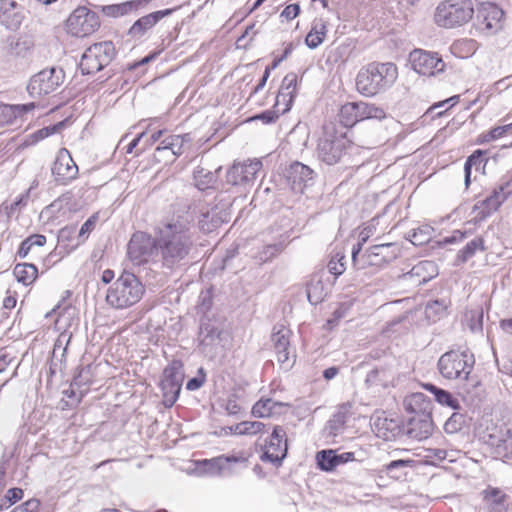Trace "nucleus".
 Returning <instances> with one entry per match:
<instances>
[{"label":"nucleus","mask_w":512,"mask_h":512,"mask_svg":"<svg viewBox=\"0 0 512 512\" xmlns=\"http://www.w3.org/2000/svg\"><path fill=\"white\" fill-rule=\"evenodd\" d=\"M413 463H414V460H410V459H408V460H404V459L393 460L389 464H387L385 466V468H386L387 474L390 477H392L394 479H399L405 475V473H403L402 470L406 467H412Z\"/></svg>","instance_id":"nucleus-50"},{"label":"nucleus","mask_w":512,"mask_h":512,"mask_svg":"<svg viewBox=\"0 0 512 512\" xmlns=\"http://www.w3.org/2000/svg\"><path fill=\"white\" fill-rule=\"evenodd\" d=\"M376 434L386 441L395 439L401 433L399 422L394 419L378 418L375 421Z\"/></svg>","instance_id":"nucleus-33"},{"label":"nucleus","mask_w":512,"mask_h":512,"mask_svg":"<svg viewBox=\"0 0 512 512\" xmlns=\"http://www.w3.org/2000/svg\"><path fill=\"white\" fill-rule=\"evenodd\" d=\"M467 417L459 412H454L444 424V430L448 434L460 431L466 425Z\"/></svg>","instance_id":"nucleus-51"},{"label":"nucleus","mask_w":512,"mask_h":512,"mask_svg":"<svg viewBox=\"0 0 512 512\" xmlns=\"http://www.w3.org/2000/svg\"><path fill=\"white\" fill-rule=\"evenodd\" d=\"M18 116L14 105L1 104L0 105V126L12 125L17 122Z\"/></svg>","instance_id":"nucleus-54"},{"label":"nucleus","mask_w":512,"mask_h":512,"mask_svg":"<svg viewBox=\"0 0 512 512\" xmlns=\"http://www.w3.org/2000/svg\"><path fill=\"white\" fill-rule=\"evenodd\" d=\"M336 459L334 450H321L316 454L317 465L322 471H333L337 467Z\"/></svg>","instance_id":"nucleus-47"},{"label":"nucleus","mask_w":512,"mask_h":512,"mask_svg":"<svg viewBox=\"0 0 512 512\" xmlns=\"http://www.w3.org/2000/svg\"><path fill=\"white\" fill-rule=\"evenodd\" d=\"M475 364L474 355L468 351L451 350L438 360L437 366L440 374L449 380H467Z\"/></svg>","instance_id":"nucleus-6"},{"label":"nucleus","mask_w":512,"mask_h":512,"mask_svg":"<svg viewBox=\"0 0 512 512\" xmlns=\"http://www.w3.org/2000/svg\"><path fill=\"white\" fill-rule=\"evenodd\" d=\"M326 33V22L323 19H315L310 32L306 36V45L311 49L317 48L323 42Z\"/></svg>","instance_id":"nucleus-37"},{"label":"nucleus","mask_w":512,"mask_h":512,"mask_svg":"<svg viewBox=\"0 0 512 512\" xmlns=\"http://www.w3.org/2000/svg\"><path fill=\"white\" fill-rule=\"evenodd\" d=\"M200 301L197 306L198 311L203 314V316H208L207 312L212 307V297L209 292L201 293L199 297Z\"/></svg>","instance_id":"nucleus-64"},{"label":"nucleus","mask_w":512,"mask_h":512,"mask_svg":"<svg viewBox=\"0 0 512 512\" xmlns=\"http://www.w3.org/2000/svg\"><path fill=\"white\" fill-rule=\"evenodd\" d=\"M262 161L260 159H248L243 162H234L227 170L226 181L233 186H249L253 185L257 174L262 169Z\"/></svg>","instance_id":"nucleus-11"},{"label":"nucleus","mask_w":512,"mask_h":512,"mask_svg":"<svg viewBox=\"0 0 512 512\" xmlns=\"http://www.w3.org/2000/svg\"><path fill=\"white\" fill-rule=\"evenodd\" d=\"M284 177L294 192L303 193L305 188L313 185L315 172L309 166L295 161L285 169Z\"/></svg>","instance_id":"nucleus-18"},{"label":"nucleus","mask_w":512,"mask_h":512,"mask_svg":"<svg viewBox=\"0 0 512 512\" xmlns=\"http://www.w3.org/2000/svg\"><path fill=\"white\" fill-rule=\"evenodd\" d=\"M465 320L469 329L473 332H482L483 330V309L477 307L466 312Z\"/></svg>","instance_id":"nucleus-49"},{"label":"nucleus","mask_w":512,"mask_h":512,"mask_svg":"<svg viewBox=\"0 0 512 512\" xmlns=\"http://www.w3.org/2000/svg\"><path fill=\"white\" fill-rule=\"evenodd\" d=\"M116 55L115 47L111 41L99 42L91 45L82 55V61H94L97 64H110Z\"/></svg>","instance_id":"nucleus-27"},{"label":"nucleus","mask_w":512,"mask_h":512,"mask_svg":"<svg viewBox=\"0 0 512 512\" xmlns=\"http://www.w3.org/2000/svg\"><path fill=\"white\" fill-rule=\"evenodd\" d=\"M99 27L98 14L85 6L77 7L65 21V31L73 37L84 38L90 36Z\"/></svg>","instance_id":"nucleus-7"},{"label":"nucleus","mask_w":512,"mask_h":512,"mask_svg":"<svg viewBox=\"0 0 512 512\" xmlns=\"http://www.w3.org/2000/svg\"><path fill=\"white\" fill-rule=\"evenodd\" d=\"M72 334L67 332H62L57 340L55 341L54 348H53V356L56 355L58 350H62L61 356H64L65 352L67 351V347L71 341Z\"/></svg>","instance_id":"nucleus-61"},{"label":"nucleus","mask_w":512,"mask_h":512,"mask_svg":"<svg viewBox=\"0 0 512 512\" xmlns=\"http://www.w3.org/2000/svg\"><path fill=\"white\" fill-rule=\"evenodd\" d=\"M145 293V286L133 273L123 271L108 288L106 302L115 309H126L138 303Z\"/></svg>","instance_id":"nucleus-2"},{"label":"nucleus","mask_w":512,"mask_h":512,"mask_svg":"<svg viewBox=\"0 0 512 512\" xmlns=\"http://www.w3.org/2000/svg\"><path fill=\"white\" fill-rule=\"evenodd\" d=\"M483 439L487 445L494 449L498 457L512 460V428L493 427L487 429Z\"/></svg>","instance_id":"nucleus-17"},{"label":"nucleus","mask_w":512,"mask_h":512,"mask_svg":"<svg viewBox=\"0 0 512 512\" xmlns=\"http://www.w3.org/2000/svg\"><path fill=\"white\" fill-rule=\"evenodd\" d=\"M221 334V323L209 316H203L198 334L199 348L205 353L211 352L213 348L220 345Z\"/></svg>","instance_id":"nucleus-20"},{"label":"nucleus","mask_w":512,"mask_h":512,"mask_svg":"<svg viewBox=\"0 0 512 512\" xmlns=\"http://www.w3.org/2000/svg\"><path fill=\"white\" fill-rule=\"evenodd\" d=\"M154 250L156 251V234L152 237L142 231L135 232L127 246L128 257L136 264L147 262Z\"/></svg>","instance_id":"nucleus-14"},{"label":"nucleus","mask_w":512,"mask_h":512,"mask_svg":"<svg viewBox=\"0 0 512 512\" xmlns=\"http://www.w3.org/2000/svg\"><path fill=\"white\" fill-rule=\"evenodd\" d=\"M296 86H297V75L295 73L287 74L282 81L279 93L276 97V104H275V106L278 105L279 99L281 97L284 99L286 97H289V101H288L289 103L287 104V107L283 110V112L289 109V104L292 102V99L296 94Z\"/></svg>","instance_id":"nucleus-40"},{"label":"nucleus","mask_w":512,"mask_h":512,"mask_svg":"<svg viewBox=\"0 0 512 512\" xmlns=\"http://www.w3.org/2000/svg\"><path fill=\"white\" fill-rule=\"evenodd\" d=\"M357 120L358 122L376 119L382 120L386 118V112L383 108L376 106L375 104H369L363 101L354 102Z\"/></svg>","instance_id":"nucleus-36"},{"label":"nucleus","mask_w":512,"mask_h":512,"mask_svg":"<svg viewBox=\"0 0 512 512\" xmlns=\"http://www.w3.org/2000/svg\"><path fill=\"white\" fill-rule=\"evenodd\" d=\"M503 202V197L499 198L492 192L488 197L474 204L472 209L473 219L476 222L486 220L499 209Z\"/></svg>","instance_id":"nucleus-30"},{"label":"nucleus","mask_w":512,"mask_h":512,"mask_svg":"<svg viewBox=\"0 0 512 512\" xmlns=\"http://www.w3.org/2000/svg\"><path fill=\"white\" fill-rule=\"evenodd\" d=\"M249 456L244 452L232 455H221L204 460L206 472L214 476H231L240 469L248 467Z\"/></svg>","instance_id":"nucleus-10"},{"label":"nucleus","mask_w":512,"mask_h":512,"mask_svg":"<svg viewBox=\"0 0 512 512\" xmlns=\"http://www.w3.org/2000/svg\"><path fill=\"white\" fill-rule=\"evenodd\" d=\"M397 66H367L356 78L357 90L365 96H373L397 78Z\"/></svg>","instance_id":"nucleus-5"},{"label":"nucleus","mask_w":512,"mask_h":512,"mask_svg":"<svg viewBox=\"0 0 512 512\" xmlns=\"http://www.w3.org/2000/svg\"><path fill=\"white\" fill-rule=\"evenodd\" d=\"M474 13L472 0H445L437 6L434 21L440 27L451 29L468 23Z\"/></svg>","instance_id":"nucleus-4"},{"label":"nucleus","mask_w":512,"mask_h":512,"mask_svg":"<svg viewBox=\"0 0 512 512\" xmlns=\"http://www.w3.org/2000/svg\"><path fill=\"white\" fill-rule=\"evenodd\" d=\"M397 370L393 363L380 365L368 372L365 383L373 388H388L395 385Z\"/></svg>","instance_id":"nucleus-23"},{"label":"nucleus","mask_w":512,"mask_h":512,"mask_svg":"<svg viewBox=\"0 0 512 512\" xmlns=\"http://www.w3.org/2000/svg\"><path fill=\"white\" fill-rule=\"evenodd\" d=\"M183 380V363L180 360L174 359L164 369L163 377L160 382L163 404L165 407L169 408L175 404L179 397Z\"/></svg>","instance_id":"nucleus-9"},{"label":"nucleus","mask_w":512,"mask_h":512,"mask_svg":"<svg viewBox=\"0 0 512 512\" xmlns=\"http://www.w3.org/2000/svg\"><path fill=\"white\" fill-rule=\"evenodd\" d=\"M403 406L410 416L432 415V402L421 392L406 396L403 400Z\"/></svg>","instance_id":"nucleus-28"},{"label":"nucleus","mask_w":512,"mask_h":512,"mask_svg":"<svg viewBox=\"0 0 512 512\" xmlns=\"http://www.w3.org/2000/svg\"><path fill=\"white\" fill-rule=\"evenodd\" d=\"M90 366L81 367L78 369V373L73 378V385L83 386L88 385L90 382Z\"/></svg>","instance_id":"nucleus-63"},{"label":"nucleus","mask_w":512,"mask_h":512,"mask_svg":"<svg viewBox=\"0 0 512 512\" xmlns=\"http://www.w3.org/2000/svg\"><path fill=\"white\" fill-rule=\"evenodd\" d=\"M26 18L25 8L14 0H0V25L17 31Z\"/></svg>","instance_id":"nucleus-21"},{"label":"nucleus","mask_w":512,"mask_h":512,"mask_svg":"<svg viewBox=\"0 0 512 512\" xmlns=\"http://www.w3.org/2000/svg\"><path fill=\"white\" fill-rule=\"evenodd\" d=\"M484 501H490L493 509L504 506L508 499V495L505 494L500 488L488 486L481 492Z\"/></svg>","instance_id":"nucleus-46"},{"label":"nucleus","mask_w":512,"mask_h":512,"mask_svg":"<svg viewBox=\"0 0 512 512\" xmlns=\"http://www.w3.org/2000/svg\"><path fill=\"white\" fill-rule=\"evenodd\" d=\"M511 127L512 124L492 128L488 133L481 135L482 142H490L501 138Z\"/></svg>","instance_id":"nucleus-59"},{"label":"nucleus","mask_w":512,"mask_h":512,"mask_svg":"<svg viewBox=\"0 0 512 512\" xmlns=\"http://www.w3.org/2000/svg\"><path fill=\"white\" fill-rule=\"evenodd\" d=\"M486 248L484 246V239L482 236H477L471 241H469L457 254L456 262L457 263H465L470 258H472L476 251H484Z\"/></svg>","instance_id":"nucleus-42"},{"label":"nucleus","mask_w":512,"mask_h":512,"mask_svg":"<svg viewBox=\"0 0 512 512\" xmlns=\"http://www.w3.org/2000/svg\"><path fill=\"white\" fill-rule=\"evenodd\" d=\"M408 62L409 64H440L443 63V59L437 52L414 49L409 54Z\"/></svg>","instance_id":"nucleus-41"},{"label":"nucleus","mask_w":512,"mask_h":512,"mask_svg":"<svg viewBox=\"0 0 512 512\" xmlns=\"http://www.w3.org/2000/svg\"><path fill=\"white\" fill-rule=\"evenodd\" d=\"M307 299L312 305L321 303L328 294L323 273H314L306 285Z\"/></svg>","instance_id":"nucleus-32"},{"label":"nucleus","mask_w":512,"mask_h":512,"mask_svg":"<svg viewBox=\"0 0 512 512\" xmlns=\"http://www.w3.org/2000/svg\"><path fill=\"white\" fill-rule=\"evenodd\" d=\"M446 308L447 307L443 301L434 300L427 303L425 313L428 318H440L444 315Z\"/></svg>","instance_id":"nucleus-57"},{"label":"nucleus","mask_w":512,"mask_h":512,"mask_svg":"<svg viewBox=\"0 0 512 512\" xmlns=\"http://www.w3.org/2000/svg\"><path fill=\"white\" fill-rule=\"evenodd\" d=\"M350 147V141L343 131H339L332 122L323 126V134L319 139L318 157L328 165L338 163Z\"/></svg>","instance_id":"nucleus-3"},{"label":"nucleus","mask_w":512,"mask_h":512,"mask_svg":"<svg viewBox=\"0 0 512 512\" xmlns=\"http://www.w3.org/2000/svg\"><path fill=\"white\" fill-rule=\"evenodd\" d=\"M423 387L434 395L435 401L439 404L455 410L459 408V401L449 391L439 388L431 383H426Z\"/></svg>","instance_id":"nucleus-39"},{"label":"nucleus","mask_w":512,"mask_h":512,"mask_svg":"<svg viewBox=\"0 0 512 512\" xmlns=\"http://www.w3.org/2000/svg\"><path fill=\"white\" fill-rule=\"evenodd\" d=\"M504 11L491 2L480 3L476 9L475 25L487 34H495L503 27Z\"/></svg>","instance_id":"nucleus-12"},{"label":"nucleus","mask_w":512,"mask_h":512,"mask_svg":"<svg viewBox=\"0 0 512 512\" xmlns=\"http://www.w3.org/2000/svg\"><path fill=\"white\" fill-rule=\"evenodd\" d=\"M173 9H165L142 16L134 22L128 30V35L133 39H140L148 30L154 27L161 19L170 15Z\"/></svg>","instance_id":"nucleus-26"},{"label":"nucleus","mask_w":512,"mask_h":512,"mask_svg":"<svg viewBox=\"0 0 512 512\" xmlns=\"http://www.w3.org/2000/svg\"><path fill=\"white\" fill-rule=\"evenodd\" d=\"M40 508V501L32 498L15 507L11 512H38Z\"/></svg>","instance_id":"nucleus-62"},{"label":"nucleus","mask_w":512,"mask_h":512,"mask_svg":"<svg viewBox=\"0 0 512 512\" xmlns=\"http://www.w3.org/2000/svg\"><path fill=\"white\" fill-rule=\"evenodd\" d=\"M266 425L260 421H244L236 426L238 434H257L264 431Z\"/></svg>","instance_id":"nucleus-55"},{"label":"nucleus","mask_w":512,"mask_h":512,"mask_svg":"<svg viewBox=\"0 0 512 512\" xmlns=\"http://www.w3.org/2000/svg\"><path fill=\"white\" fill-rule=\"evenodd\" d=\"M280 112L276 110H265L259 114H256L247 119L248 122L261 120L265 124H271L276 122L279 118Z\"/></svg>","instance_id":"nucleus-58"},{"label":"nucleus","mask_w":512,"mask_h":512,"mask_svg":"<svg viewBox=\"0 0 512 512\" xmlns=\"http://www.w3.org/2000/svg\"><path fill=\"white\" fill-rule=\"evenodd\" d=\"M54 181L59 185H68L78 176V166L66 148H61L51 167Z\"/></svg>","instance_id":"nucleus-16"},{"label":"nucleus","mask_w":512,"mask_h":512,"mask_svg":"<svg viewBox=\"0 0 512 512\" xmlns=\"http://www.w3.org/2000/svg\"><path fill=\"white\" fill-rule=\"evenodd\" d=\"M220 170L221 167L216 171H210L198 166L193 172L196 187L202 191L215 188Z\"/></svg>","instance_id":"nucleus-35"},{"label":"nucleus","mask_w":512,"mask_h":512,"mask_svg":"<svg viewBox=\"0 0 512 512\" xmlns=\"http://www.w3.org/2000/svg\"><path fill=\"white\" fill-rule=\"evenodd\" d=\"M434 429L432 415L409 416L407 419L406 434L416 440L428 438Z\"/></svg>","instance_id":"nucleus-25"},{"label":"nucleus","mask_w":512,"mask_h":512,"mask_svg":"<svg viewBox=\"0 0 512 512\" xmlns=\"http://www.w3.org/2000/svg\"><path fill=\"white\" fill-rule=\"evenodd\" d=\"M492 192L499 196V198L503 197V201H505L512 194V179L503 178L501 183Z\"/></svg>","instance_id":"nucleus-60"},{"label":"nucleus","mask_w":512,"mask_h":512,"mask_svg":"<svg viewBox=\"0 0 512 512\" xmlns=\"http://www.w3.org/2000/svg\"><path fill=\"white\" fill-rule=\"evenodd\" d=\"M188 136V134L183 136L170 135L160 142L159 146L156 148V151L160 152L163 150H171L172 155L179 156L183 153V144Z\"/></svg>","instance_id":"nucleus-43"},{"label":"nucleus","mask_w":512,"mask_h":512,"mask_svg":"<svg viewBox=\"0 0 512 512\" xmlns=\"http://www.w3.org/2000/svg\"><path fill=\"white\" fill-rule=\"evenodd\" d=\"M151 1L152 0H130L119 4L103 5L97 7L105 16L118 18L144 8Z\"/></svg>","instance_id":"nucleus-29"},{"label":"nucleus","mask_w":512,"mask_h":512,"mask_svg":"<svg viewBox=\"0 0 512 512\" xmlns=\"http://www.w3.org/2000/svg\"><path fill=\"white\" fill-rule=\"evenodd\" d=\"M287 451L288 444L285 429L282 426H274L269 440L266 441L261 460L271 462L278 467L286 457Z\"/></svg>","instance_id":"nucleus-13"},{"label":"nucleus","mask_w":512,"mask_h":512,"mask_svg":"<svg viewBox=\"0 0 512 512\" xmlns=\"http://www.w3.org/2000/svg\"><path fill=\"white\" fill-rule=\"evenodd\" d=\"M46 244V237L41 234H34L23 240L17 251L20 258H25L33 246H44Z\"/></svg>","instance_id":"nucleus-48"},{"label":"nucleus","mask_w":512,"mask_h":512,"mask_svg":"<svg viewBox=\"0 0 512 512\" xmlns=\"http://www.w3.org/2000/svg\"><path fill=\"white\" fill-rule=\"evenodd\" d=\"M432 232V227L428 225L418 227L417 229H413L410 234V241L414 245L419 246L428 243L432 237Z\"/></svg>","instance_id":"nucleus-52"},{"label":"nucleus","mask_w":512,"mask_h":512,"mask_svg":"<svg viewBox=\"0 0 512 512\" xmlns=\"http://www.w3.org/2000/svg\"><path fill=\"white\" fill-rule=\"evenodd\" d=\"M486 151H483L481 149L475 150L467 159L464 164V174H465V187L466 189L471 184V174L472 169L475 170V172H478L482 175L485 174V168L488 162V158L485 157Z\"/></svg>","instance_id":"nucleus-31"},{"label":"nucleus","mask_w":512,"mask_h":512,"mask_svg":"<svg viewBox=\"0 0 512 512\" xmlns=\"http://www.w3.org/2000/svg\"><path fill=\"white\" fill-rule=\"evenodd\" d=\"M437 275V265L433 261L423 260L414 265L410 271L403 273L399 279L411 281L414 285L426 284Z\"/></svg>","instance_id":"nucleus-24"},{"label":"nucleus","mask_w":512,"mask_h":512,"mask_svg":"<svg viewBox=\"0 0 512 512\" xmlns=\"http://www.w3.org/2000/svg\"><path fill=\"white\" fill-rule=\"evenodd\" d=\"M13 274L18 282L28 286L37 279L38 269L31 263H18L13 269Z\"/></svg>","instance_id":"nucleus-38"},{"label":"nucleus","mask_w":512,"mask_h":512,"mask_svg":"<svg viewBox=\"0 0 512 512\" xmlns=\"http://www.w3.org/2000/svg\"><path fill=\"white\" fill-rule=\"evenodd\" d=\"M285 247L286 244L282 241L266 244L259 248L252 258L257 265H263L281 254Z\"/></svg>","instance_id":"nucleus-34"},{"label":"nucleus","mask_w":512,"mask_h":512,"mask_svg":"<svg viewBox=\"0 0 512 512\" xmlns=\"http://www.w3.org/2000/svg\"><path fill=\"white\" fill-rule=\"evenodd\" d=\"M195 213V209L185 210L156 226V254L164 270H181L191 262Z\"/></svg>","instance_id":"nucleus-1"},{"label":"nucleus","mask_w":512,"mask_h":512,"mask_svg":"<svg viewBox=\"0 0 512 512\" xmlns=\"http://www.w3.org/2000/svg\"><path fill=\"white\" fill-rule=\"evenodd\" d=\"M328 271L330 274L334 275L335 279L342 275L346 270L345 265V256L336 254L335 257H332L327 265Z\"/></svg>","instance_id":"nucleus-56"},{"label":"nucleus","mask_w":512,"mask_h":512,"mask_svg":"<svg viewBox=\"0 0 512 512\" xmlns=\"http://www.w3.org/2000/svg\"><path fill=\"white\" fill-rule=\"evenodd\" d=\"M399 248L395 243H381L369 247L361 256L359 269L366 266L383 267L394 261L399 255Z\"/></svg>","instance_id":"nucleus-15"},{"label":"nucleus","mask_w":512,"mask_h":512,"mask_svg":"<svg viewBox=\"0 0 512 512\" xmlns=\"http://www.w3.org/2000/svg\"><path fill=\"white\" fill-rule=\"evenodd\" d=\"M346 420V412L337 411L327 422V429L329 430V434L337 435L344 428Z\"/></svg>","instance_id":"nucleus-53"},{"label":"nucleus","mask_w":512,"mask_h":512,"mask_svg":"<svg viewBox=\"0 0 512 512\" xmlns=\"http://www.w3.org/2000/svg\"><path fill=\"white\" fill-rule=\"evenodd\" d=\"M290 336V329L284 325L274 326L271 334V343L273 345L277 361L281 367L285 369L291 368L294 364V360L290 358Z\"/></svg>","instance_id":"nucleus-19"},{"label":"nucleus","mask_w":512,"mask_h":512,"mask_svg":"<svg viewBox=\"0 0 512 512\" xmlns=\"http://www.w3.org/2000/svg\"><path fill=\"white\" fill-rule=\"evenodd\" d=\"M284 405V403L273 401L270 398L260 399L252 407V414L260 418L270 417L275 412L276 407H282Z\"/></svg>","instance_id":"nucleus-44"},{"label":"nucleus","mask_w":512,"mask_h":512,"mask_svg":"<svg viewBox=\"0 0 512 512\" xmlns=\"http://www.w3.org/2000/svg\"><path fill=\"white\" fill-rule=\"evenodd\" d=\"M190 209L196 210L195 219L198 218V226L203 232H211L229 221V214L226 211H218L217 207L204 209L194 204L188 206L186 210Z\"/></svg>","instance_id":"nucleus-22"},{"label":"nucleus","mask_w":512,"mask_h":512,"mask_svg":"<svg viewBox=\"0 0 512 512\" xmlns=\"http://www.w3.org/2000/svg\"><path fill=\"white\" fill-rule=\"evenodd\" d=\"M65 73L61 66H50L31 77L27 91L33 98L48 95L64 81Z\"/></svg>","instance_id":"nucleus-8"},{"label":"nucleus","mask_w":512,"mask_h":512,"mask_svg":"<svg viewBox=\"0 0 512 512\" xmlns=\"http://www.w3.org/2000/svg\"><path fill=\"white\" fill-rule=\"evenodd\" d=\"M339 122L345 128H351L358 123L354 102H348L341 106L338 113Z\"/></svg>","instance_id":"nucleus-45"}]
</instances>
